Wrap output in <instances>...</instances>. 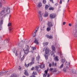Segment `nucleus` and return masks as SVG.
<instances>
[{
    "label": "nucleus",
    "instance_id": "27",
    "mask_svg": "<svg viewBox=\"0 0 77 77\" xmlns=\"http://www.w3.org/2000/svg\"><path fill=\"white\" fill-rule=\"evenodd\" d=\"M29 65H30V63H29L27 65L26 64V63H25V67H26L27 68V67H29Z\"/></svg>",
    "mask_w": 77,
    "mask_h": 77
},
{
    "label": "nucleus",
    "instance_id": "4",
    "mask_svg": "<svg viewBox=\"0 0 77 77\" xmlns=\"http://www.w3.org/2000/svg\"><path fill=\"white\" fill-rule=\"evenodd\" d=\"M50 18L51 19H53V18H55L56 17V14L54 13H52L51 14L49 15Z\"/></svg>",
    "mask_w": 77,
    "mask_h": 77
},
{
    "label": "nucleus",
    "instance_id": "62",
    "mask_svg": "<svg viewBox=\"0 0 77 77\" xmlns=\"http://www.w3.org/2000/svg\"><path fill=\"white\" fill-rule=\"evenodd\" d=\"M50 74H48V76H47V77H50Z\"/></svg>",
    "mask_w": 77,
    "mask_h": 77
},
{
    "label": "nucleus",
    "instance_id": "32",
    "mask_svg": "<svg viewBox=\"0 0 77 77\" xmlns=\"http://www.w3.org/2000/svg\"><path fill=\"white\" fill-rule=\"evenodd\" d=\"M48 42L43 43V45H44V46H45V45H48Z\"/></svg>",
    "mask_w": 77,
    "mask_h": 77
},
{
    "label": "nucleus",
    "instance_id": "31",
    "mask_svg": "<svg viewBox=\"0 0 77 77\" xmlns=\"http://www.w3.org/2000/svg\"><path fill=\"white\" fill-rule=\"evenodd\" d=\"M11 77H17V75L15 74L11 75Z\"/></svg>",
    "mask_w": 77,
    "mask_h": 77
},
{
    "label": "nucleus",
    "instance_id": "38",
    "mask_svg": "<svg viewBox=\"0 0 77 77\" xmlns=\"http://www.w3.org/2000/svg\"><path fill=\"white\" fill-rule=\"evenodd\" d=\"M63 63L60 66V68L61 69L62 68H63Z\"/></svg>",
    "mask_w": 77,
    "mask_h": 77
},
{
    "label": "nucleus",
    "instance_id": "34",
    "mask_svg": "<svg viewBox=\"0 0 77 77\" xmlns=\"http://www.w3.org/2000/svg\"><path fill=\"white\" fill-rule=\"evenodd\" d=\"M3 4L2 3V2H0V8H2V5Z\"/></svg>",
    "mask_w": 77,
    "mask_h": 77
},
{
    "label": "nucleus",
    "instance_id": "11",
    "mask_svg": "<svg viewBox=\"0 0 77 77\" xmlns=\"http://www.w3.org/2000/svg\"><path fill=\"white\" fill-rule=\"evenodd\" d=\"M61 62H62L63 63H64L65 62V58L63 57L61 58Z\"/></svg>",
    "mask_w": 77,
    "mask_h": 77
},
{
    "label": "nucleus",
    "instance_id": "9",
    "mask_svg": "<svg viewBox=\"0 0 77 77\" xmlns=\"http://www.w3.org/2000/svg\"><path fill=\"white\" fill-rule=\"evenodd\" d=\"M44 12L43 11H38V14H39V16H42L43 15V14H44Z\"/></svg>",
    "mask_w": 77,
    "mask_h": 77
},
{
    "label": "nucleus",
    "instance_id": "18",
    "mask_svg": "<svg viewBox=\"0 0 77 77\" xmlns=\"http://www.w3.org/2000/svg\"><path fill=\"white\" fill-rule=\"evenodd\" d=\"M47 30L48 31V32L50 31V30H51V27L48 26L47 28Z\"/></svg>",
    "mask_w": 77,
    "mask_h": 77
},
{
    "label": "nucleus",
    "instance_id": "56",
    "mask_svg": "<svg viewBox=\"0 0 77 77\" xmlns=\"http://www.w3.org/2000/svg\"><path fill=\"white\" fill-rule=\"evenodd\" d=\"M50 0V2H51L52 3H53V0Z\"/></svg>",
    "mask_w": 77,
    "mask_h": 77
},
{
    "label": "nucleus",
    "instance_id": "7",
    "mask_svg": "<svg viewBox=\"0 0 77 77\" xmlns=\"http://www.w3.org/2000/svg\"><path fill=\"white\" fill-rule=\"evenodd\" d=\"M67 71H69V69H67V67L63 68V71L64 72H67Z\"/></svg>",
    "mask_w": 77,
    "mask_h": 77
},
{
    "label": "nucleus",
    "instance_id": "2",
    "mask_svg": "<svg viewBox=\"0 0 77 77\" xmlns=\"http://www.w3.org/2000/svg\"><path fill=\"white\" fill-rule=\"evenodd\" d=\"M23 50L25 54H27L29 52V47L27 45H26L23 49Z\"/></svg>",
    "mask_w": 77,
    "mask_h": 77
},
{
    "label": "nucleus",
    "instance_id": "5",
    "mask_svg": "<svg viewBox=\"0 0 77 77\" xmlns=\"http://www.w3.org/2000/svg\"><path fill=\"white\" fill-rule=\"evenodd\" d=\"M53 23L51 22L48 21V26L50 27H53Z\"/></svg>",
    "mask_w": 77,
    "mask_h": 77
},
{
    "label": "nucleus",
    "instance_id": "19",
    "mask_svg": "<svg viewBox=\"0 0 77 77\" xmlns=\"http://www.w3.org/2000/svg\"><path fill=\"white\" fill-rule=\"evenodd\" d=\"M51 48L53 51H56V48L55 47H54V45H52Z\"/></svg>",
    "mask_w": 77,
    "mask_h": 77
},
{
    "label": "nucleus",
    "instance_id": "46",
    "mask_svg": "<svg viewBox=\"0 0 77 77\" xmlns=\"http://www.w3.org/2000/svg\"><path fill=\"white\" fill-rule=\"evenodd\" d=\"M52 66H54V62H53L52 63Z\"/></svg>",
    "mask_w": 77,
    "mask_h": 77
},
{
    "label": "nucleus",
    "instance_id": "28",
    "mask_svg": "<svg viewBox=\"0 0 77 77\" xmlns=\"http://www.w3.org/2000/svg\"><path fill=\"white\" fill-rule=\"evenodd\" d=\"M57 69L56 68H54V70L52 72H57Z\"/></svg>",
    "mask_w": 77,
    "mask_h": 77
},
{
    "label": "nucleus",
    "instance_id": "51",
    "mask_svg": "<svg viewBox=\"0 0 77 77\" xmlns=\"http://www.w3.org/2000/svg\"><path fill=\"white\" fill-rule=\"evenodd\" d=\"M2 25H0V30H2Z\"/></svg>",
    "mask_w": 77,
    "mask_h": 77
},
{
    "label": "nucleus",
    "instance_id": "39",
    "mask_svg": "<svg viewBox=\"0 0 77 77\" xmlns=\"http://www.w3.org/2000/svg\"><path fill=\"white\" fill-rule=\"evenodd\" d=\"M39 59H40L39 56H38L37 57V60H38V61L39 60Z\"/></svg>",
    "mask_w": 77,
    "mask_h": 77
},
{
    "label": "nucleus",
    "instance_id": "57",
    "mask_svg": "<svg viewBox=\"0 0 77 77\" xmlns=\"http://www.w3.org/2000/svg\"><path fill=\"white\" fill-rule=\"evenodd\" d=\"M66 24V22H63V25H65V24Z\"/></svg>",
    "mask_w": 77,
    "mask_h": 77
},
{
    "label": "nucleus",
    "instance_id": "20",
    "mask_svg": "<svg viewBox=\"0 0 77 77\" xmlns=\"http://www.w3.org/2000/svg\"><path fill=\"white\" fill-rule=\"evenodd\" d=\"M39 18L40 21H42V16H39Z\"/></svg>",
    "mask_w": 77,
    "mask_h": 77
},
{
    "label": "nucleus",
    "instance_id": "55",
    "mask_svg": "<svg viewBox=\"0 0 77 77\" xmlns=\"http://www.w3.org/2000/svg\"><path fill=\"white\" fill-rule=\"evenodd\" d=\"M62 0H61L60 2V4H62Z\"/></svg>",
    "mask_w": 77,
    "mask_h": 77
},
{
    "label": "nucleus",
    "instance_id": "53",
    "mask_svg": "<svg viewBox=\"0 0 77 77\" xmlns=\"http://www.w3.org/2000/svg\"><path fill=\"white\" fill-rule=\"evenodd\" d=\"M69 26H70V27H71V26H72V25L71 24V23H69Z\"/></svg>",
    "mask_w": 77,
    "mask_h": 77
},
{
    "label": "nucleus",
    "instance_id": "25",
    "mask_svg": "<svg viewBox=\"0 0 77 77\" xmlns=\"http://www.w3.org/2000/svg\"><path fill=\"white\" fill-rule=\"evenodd\" d=\"M48 10L49 11H53L54 10V8L53 7H50L49 8Z\"/></svg>",
    "mask_w": 77,
    "mask_h": 77
},
{
    "label": "nucleus",
    "instance_id": "61",
    "mask_svg": "<svg viewBox=\"0 0 77 77\" xmlns=\"http://www.w3.org/2000/svg\"><path fill=\"white\" fill-rule=\"evenodd\" d=\"M9 31H11V27H9Z\"/></svg>",
    "mask_w": 77,
    "mask_h": 77
},
{
    "label": "nucleus",
    "instance_id": "45",
    "mask_svg": "<svg viewBox=\"0 0 77 77\" xmlns=\"http://www.w3.org/2000/svg\"><path fill=\"white\" fill-rule=\"evenodd\" d=\"M2 1L4 4H5V3H6V2L5 1V0H2Z\"/></svg>",
    "mask_w": 77,
    "mask_h": 77
},
{
    "label": "nucleus",
    "instance_id": "10",
    "mask_svg": "<svg viewBox=\"0 0 77 77\" xmlns=\"http://www.w3.org/2000/svg\"><path fill=\"white\" fill-rule=\"evenodd\" d=\"M66 67H67V69H69V63H68L67 62L66 63Z\"/></svg>",
    "mask_w": 77,
    "mask_h": 77
},
{
    "label": "nucleus",
    "instance_id": "13",
    "mask_svg": "<svg viewBox=\"0 0 77 77\" xmlns=\"http://www.w3.org/2000/svg\"><path fill=\"white\" fill-rule=\"evenodd\" d=\"M34 42V43H35V44L38 45L39 44V42H38V41L37 40V39H36V38L35 39Z\"/></svg>",
    "mask_w": 77,
    "mask_h": 77
},
{
    "label": "nucleus",
    "instance_id": "3",
    "mask_svg": "<svg viewBox=\"0 0 77 77\" xmlns=\"http://www.w3.org/2000/svg\"><path fill=\"white\" fill-rule=\"evenodd\" d=\"M44 50L45 51V54H50L49 52H50V49L49 48L47 47H45L44 48L43 52L44 51Z\"/></svg>",
    "mask_w": 77,
    "mask_h": 77
},
{
    "label": "nucleus",
    "instance_id": "15",
    "mask_svg": "<svg viewBox=\"0 0 77 77\" xmlns=\"http://www.w3.org/2000/svg\"><path fill=\"white\" fill-rule=\"evenodd\" d=\"M46 36L48 38H49V39H52L53 38V36L52 35H47Z\"/></svg>",
    "mask_w": 77,
    "mask_h": 77
},
{
    "label": "nucleus",
    "instance_id": "35",
    "mask_svg": "<svg viewBox=\"0 0 77 77\" xmlns=\"http://www.w3.org/2000/svg\"><path fill=\"white\" fill-rule=\"evenodd\" d=\"M31 48L32 49V50H36V48L35 47H31Z\"/></svg>",
    "mask_w": 77,
    "mask_h": 77
},
{
    "label": "nucleus",
    "instance_id": "63",
    "mask_svg": "<svg viewBox=\"0 0 77 77\" xmlns=\"http://www.w3.org/2000/svg\"><path fill=\"white\" fill-rule=\"evenodd\" d=\"M55 66H57V63H55Z\"/></svg>",
    "mask_w": 77,
    "mask_h": 77
},
{
    "label": "nucleus",
    "instance_id": "54",
    "mask_svg": "<svg viewBox=\"0 0 77 77\" xmlns=\"http://www.w3.org/2000/svg\"><path fill=\"white\" fill-rule=\"evenodd\" d=\"M59 4H58V3H56L55 4V6H58V5Z\"/></svg>",
    "mask_w": 77,
    "mask_h": 77
},
{
    "label": "nucleus",
    "instance_id": "12",
    "mask_svg": "<svg viewBox=\"0 0 77 77\" xmlns=\"http://www.w3.org/2000/svg\"><path fill=\"white\" fill-rule=\"evenodd\" d=\"M1 20L0 21V26H2V24H3V19H2L1 17Z\"/></svg>",
    "mask_w": 77,
    "mask_h": 77
},
{
    "label": "nucleus",
    "instance_id": "6",
    "mask_svg": "<svg viewBox=\"0 0 77 77\" xmlns=\"http://www.w3.org/2000/svg\"><path fill=\"white\" fill-rule=\"evenodd\" d=\"M34 60H35V57H33L32 58L31 62L29 63V64H30V66H31L32 65H33V64H34V63H35Z\"/></svg>",
    "mask_w": 77,
    "mask_h": 77
},
{
    "label": "nucleus",
    "instance_id": "1",
    "mask_svg": "<svg viewBox=\"0 0 77 77\" xmlns=\"http://www.w3.org/2000/svg\"><path fill=\"white\" fill-rule=\"evenodd\" d=\"M11 12V9L9 7L6 8L3 7V10H2L0 12V17H2L1 19L4 20L7 14H10Z\"/></svg>",
    "mask_w": 77,
    "mask_h": 77
},
{
    "label": "nucleus",
    "instance_id": "43",
    "mask_svg": "<svg viewBox=\"0 0 77 77\" xmlns=\"http://www.w3.org/2000/svg\"><path fill=\"white\" fill-rule=\"evenodd\" d=\"M18 69L19 71L21 70V66H19L18 68Z\"/></svg>",
    "mask_w": 77,
    "mask_h": 77
},
{
    "label": "nucleus",
    "instance_id": "44",
    "mask_svg": "<svg viewBox=\"0 0 77 77\" xmlns=\"http://www.w3.org/2000/svg\"><path fill=\"white\" fill-rule=\"evenodd\" d=\"M51 56H53V55H54V53H53V51H51Z\"/></svg>",
    "mask_w": 77,
    "mask_h": 77
},
{
    "label": "nucleus",
    "instance_id": "33",
    "mask_svg": "<svg viewBox=\"0 0 77 77\" xmlns=\"http://www.w3.org/2000/svg\"><path fill=\"white\" fill-rule=\"evenodd\" d=\"M13 52L14 53H15L16 56H17V51H16V50L14 51H13Z\"/></svg>",
    "mask_w": 77,
    "mask_h": 77
},
{
    "label": "nucleus",
    "instance_id": "8",
    "mask_svg": "<svg viewBox=\"0 0 77 77\" xmlns=\"http://www.w3.org/2000/svg\"><path fill=\"white\" fill-rule=\"evenodd\" d=\"M48 68L47 69V70H45V73L43 74V77H46L47 76V73L48 72Z\"/></svg>",
    "mask_w": 77,
    "mask_h": 77
},
{
    "label": "nucleus",
    "instance_id": "30",
    "mask_svg": "<svg viewBox=\"0 0 77 77\" xmlns=\"http://www.w3.org/2000/svg\"><path fill=\"white\" fill-rule=\"evenodd\" d=\"M37 73L35 71H34V72L32 73V75L35 76V75H37Z\"/></svg>",
    "mask_w": 77,
    "mask_h": 77
},
{
    "label": "nucleus",
    "instance_id": "40",
    "mask_svg": "<svg viewBox=\"0 0 77 77\" xmlns=\"http://www.w3.org/2000/svg\"><path fill=\"white\" fill-rule=\"evenodd\" d=\"M38 29H39V27H38L37 28V29L35 30V33H36V32H37Z\"/></svg>",
    "mask_w": 77,
    "mask_h": 77
},
{
    "label": "nucleus",
    "instance_id": "50",
    "mask_svg": "<svg viewBox=\"0 0 77 77\" xmlns=\"http://www.w3.org/2000/svg\"><path fill=\"white\" fill-rule=\"evenodd\" d=\"M53 68H51L50 69V70L51 71H53Z\"/></svg>",
    "mask_w": 77,
    "mask_h": 77
},
{
    "label": "nucleus",
    "instance_id": "22",
    "mask_svg": "<svg viewBox=\"0 0 77 77\" xmlns=\"http://www.w3.org/2000/svg\"><path fill=\"white\" fill-rule=\"evenodd\" d=\"M54 60H55V61H56V62L59 61V60L57 58V56L54 58Z\"/></svg>",
    "mask_w": 77,
    "mask_h": 77
},
{
    "label": "nucleus",
    "instance_id": "58",
    "mask_svg": "<svg viewBox=\"0 0 77 77\" xmlns=\"http://www.w3.org/2000/svg\"><path fill=\"white\" fill-rule=\"evenodd\" d=\"M35 69V68L34 67H33L31 68V70H33L34 69Z\"/></svg>",
    "mask_w": 77,
    "mask_h": 77
},
{
    "label": "nucleus",
    "instance_id": "36",
    "mask_svg": "<svg viewBox=\"0 0 77 77\" xmlns=\"http://www.w3.org/2000/svg\"><path fill=\"white\" fill-rule=\"evenodd\" d=\"M35 70H36V71H38V68H39V66H36L35 67Z\"/></svg>",
    "mask_w": 77,
    "mask_h": 77
},
{
    "label": "nucleus",
    "instance_id": "14",
    "mask_svg": "<svg viewBox=\"0 0 77 77\" xmlns=\"http://www.w3.org/2000/svg\"><path fill=\"white\" fill-rule=\"evenodd\" d=\"M25 72H24V74L25 75H27V76L29 75V73L27 72V70H24Z\"/></svg>",
    "mask_w": 77,
    "mask_h": 77
},
{
    "label": "nucleus",
    "instance_id": "52",
    "mask_svg": "<svg viewBox=\"0 0 77 77\" xmlns=\"http://www.w3.org/2000/svg\"><path fill=\"white\" fill-rule=\"evenodd\" d=\"M49 67H51V63H50L49 65Z\"/></svg>",
    "mask_w": 77,
    "mask_h": 77
},
{
    "label": "nucleus",
    "instance_id": "37",
    "mask_svg": "<svg viewBox=\"0 0 77 77\" xmlns=\"http://www.w3.org/2000/svg\"><path fill=\"white\" fill-rule=\"evenodd\" d=\"M33 37H35L36 36V33L35 32H34L32 34Z\"/></svg>",
    "mask_w": 77,
    "mask_h": 77
},
{
    "label": "nucleus",
    "instance_id": "16",
    "mask_svg": "<svg viewBox=\"0 0 77 77\" xmlns=\"http://www.w3.org/2000/svg\"><path fill=\"white\" fill-rule=\"evenodd\" d=\"M58 53H60V55H62V52H61V51L59 48H58Z\"/></svg>",
    "mask_w": 77,
    "mask_h": 77
},
{
    "label": "nucleus",
    "instance_id": "42",
    "mask_svg": "<svg viewBox=\"0 0 77 77\" xmlns=\"http://www.w3.org/2000/svg\"><path fill=\"white\" fill-rule=\"evenodd\" d=\"M43 2L44 4H45V3H46V1H45V0H43Z\"/></svg>",
    "mask_w": 77,
    "mask_h": 77
},
{
    "label": "nucleus",
    "instance_id": "64",
    "mask_svg": "<svg viewBox=\"0 0 77 77\" xmlns=\"http://www.w3.org/2000/svg\"><path fill=\"white\" fill-rule=\"evenodd\" d=\"M21 59H22V60H23L24 58H22Z\"/></svg>",
    "mask_w": 77,
    "mask_h": 77
},
{
    "label": "nucleus",
    "instance_id": "21",
    "mask_svg": "<svg viewBox=\"0 0 77 77\" xmlns=\"http://www.w3.org/2000/svg\"><path fill=\"white\" fill-rule=\"evenodd\" d=\"M40 68H44V67H45V65L42 64L41 65H40Z\"/></svg>",
    "mask_w": 77,
    "mask_h": 77
},
{
    "label": "nucleus",
    "instance_id": "17",
    "mask_svg": "<svg viewBox=\"0 0 77 77\" xmlns=\"http://www.w3.org/2000/svg\"><path fill=\"white\" fill-rule=\"evenodd\" d=\"M48 16V13L47 12H45L44 15V17H47Z\"/></svg>",
    "mask_w": 77,
    "mask_h": 77
},
{
    "label": "nucleus",
    "instance_id": "60",
    "mask_svg": "<svg viewBox=\"0 0 77 77\" xmlns=\"http://www.w3.org/2000/svg\"><path fill=\"white\" fill-rule=\"evenodd\" d=\"M69 0H65V1L66 2H69Z\"/></svg>",
    "mask_w": 77,
    "mask_h": 77
},
{
    "label": "nucleus",
    "instance_id": "59",
    "mask_svg": "<svg viewBox=\"0 0 77 77\" xmlns=\"http://www.w3.org/2000/svg\"><path fill=\"white\" fill-rule=\"evenodd\" d=\"M8 43L9 42V39H7V41H6Z\"/></svg>",
    "mask_w": 77,
    "mask_h": 77
},
{
    "label": "nucleus",
    "instance_id": "23",
    "mask_svg": "<svg viewBox=\"0 0 77 77\" xmlns=\"http://www.w3.org/2000/svg\"><path fill=\"white\" fill-rule=\"evenodd\" d=\"M48 8H49V6L48 5H45V9H46V10L48 9Z\"/></svg>",
    "mask_w": 77,
    "mask_h": 77
},
{
    "label": "nucleus",
    "instance_id": "29",
    "mask_svg": "<svg viewBox=\"0 0 77 77\" xmlns=\"http://www.w3.org/2000/svg\"><path fill=\"white\" fill-rule=\"evenodd\" d=\"M41 6H42V4L41 3H39L38 4V8H41Z\"/></svg>",
    "mask_w": 77,
    "mask_h": 77
},
{
    "label": "nucleus",
    "instance_id": "41",
    "mask_svg": "<svg viewBox=\"0 0 77 77\" xmlns=\"http://www.w3.org/2000/svg\"><path fill=\"white\" fill-rule=\"evenodd\" d=\"M45 59H46V60H47L48 59V56L46 55H45Z\"/></svg>",
    "mask_w": 77,
    "mask_h": 77
},
{
    "label": "nucleus",
    "instance_id": "26",
    "mask_svg": "<svg viewBox=\"0 0 77 77\" xmlns=\"http://www.w3.org/2000/svg\"><path fill=\"white\" fill-rule=\"evenodd\" d=\"M45 27V26H42L41 28V30H44Z\"/></svg>",
    "mask_w": 77,
    "mask_h": 77
},
{
    "label": "nucleus",
    "instance_id": "24",
    "mask_svg": "<svg viewBox=\"0 0 77 77\" xmlns=\"http://www.w3.org/2000/svg\"><path fill=\"white\" fill-rule=\"evenodd\" d=\"M76 71H77V70H76L75 69L72 70V74H75V73H76Z\"/></svg>",
    "mask_w": 77,
    "mask_h": 77
},
{
    "label": "nucleus",
    "instance_id": "47",
    "mask_svg": "<svg viewBox=\"0 0 77 77\" xmlns=\"http://www.w3.org/2000/svg\"><path fill=\"white\" fill-rule=\"evenodd\" d=\"M11 26V23H9L8 25V26L9 27V26Z\"/></svg>",
    "mask_w": 77,
    "mask_h": 77
},
{
    "label": "nucleus",
    "instance_id": "49",
    "mask_svg": "<svg viewBox=\"0 0 77 77\" xmlns=\"http://www.w3.org/2000/svg\"><path fill=\"white\" fill-rule=\"evenodd\" d=\"M8 71H5V72H3V74H6V73H7L8 72Z\"/></svg>",
    "mask_w": 77,
    "mask_h": 77
},
{
    "label": "nucleus",
    "instance_id": "48",
    "mask_svg": "<svg viewBox=\"0 0 77 77\" xmlns=\"http://www.w3.org/2000/svg\"><path fill=\"white\" fill-rule=\"evenodd\" d=\"M3 72H0V75H3Z\"/></svg>",
    "mask_w": 77,
    "mask_h": 77
}]
</instances>
